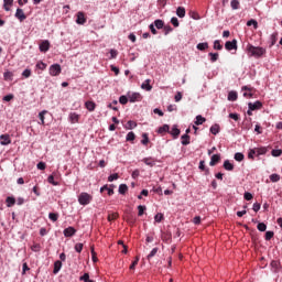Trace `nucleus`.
Listing matches in <instances>:
<instances>
[{"instance_id":"nucleus-1","label":"nucleus","mask_w":282,"mask_h":282,"mask_svg":"<svg viewBox=\"0 0 282 282\" xmlns=\"http://www.w3.org/2000/svg\"><path fill=\"white\" fill-rule=\"evenodd\" d=\"M247 52L249 56H254V58H261L263 54H265V48L261 46H253V45H248L247 46Z\"/></svg>"},{"instance_id":"nucleus-2","label":"nucleus","mask_w":282,"mask_h":282,"mask_svg":"<svg viewBox=\"0 0 282 282\" xmlns=\"http://www.w3.org/2000/svg\"><path fill=\"white\" fill-rule=\"evenodd\" d=\"M91 195H89L88 193L83 192L79 196H78V203L80 204V206H87L88 204L91 203Z\"/></svg>"},{"instance_id":"nucleus-3","label":"nucleus","mask_w":282,"mask_h":282,"mask_svg":"<svg viewBox=\"0 0 282 282\" xmlns=\"http://www.w3.org/2000/svg\"><path fill=\"white\" fill-rule=\"evenodd\" d=\"M61 72H62V68H61L59 64H53L48 68L50 76H59Z\"/></svg>"},{"instance_id":"nucleus-4","label":"nucleus","mask_w":282,"mask_h":282,"mask_svg":"<svg viewBox=\"0 0 282 282\" xmlns=\"http://www.w3.org/2000/svg\"><path fill=\"white\" fill-rule=\"evenodd\" d=\"M0 140V144L2 147H8V144H12V140H10V134H1Z\"/></svg>"},{"instance_id":"nucleus-5","label":"nucleus","mask_w":282,"mask_h":282,"mask_svg":"<svg viewBox=\"0 0 282 282\" xmlns=\"http://www.w3.org/2000/svg\"><path fill=\"white\" fill-rule=\"evenodd\" d=\"M129 102H140L142 100V96L140 93H133L128 97Z\"/></svg>"},{"instance_id":"nucleus-6","label":"nucleus","mask_w":282,"mask_h":282,"mask_svg":"<svg viewBox=\"0 0 282 282\" xmlns=\"http://www.w3.org/2000/svg\"><path fill=\"white\" fill-rule=\"evenodd\" d=\"M248 107H249L250 111H257V109H261V107H263V104L261 101L257 100L253 104L249 102Z\"/></svg>"},{"instance_id":"nucleus-7","label":"nucleus","mask_w":282,"mask_h":282,"mask_svg":"<svg viewBox=\"0 0 282 282\" xmlns=\"http://www.w3.org/2000/svg\"><path fill=\"white\" fill-rule=\"evenodd\" d=\"M225 48L228 50V52H231V50H237V40L227 41L225 43Z\"/></svg>"},{"instance_id":"nucleus-8","label":"nucleus","mask_w":282,"mask_h":282,"mask_svg":"<svg viewBox=\"0 0 282 282\" xmlns=\"http://www.w3.org/2000/svg\"><path fill=\"white\" fill-rule=\"evenodd\" d=\"M76 23L78 25H85V23H87V19L85 18V13H83L80 11L77 13Z\"/></svg>"},{"instance_id":"nucleus-9","label":"nucleus","mask_w":282,"mask_h":282,"mask_svg":"<svg viewBox=\"0 0 282 282\" xmlns=\"http://www.w3.org/2000/svg\"><path fill=\"white\" fill-rule=\"evenodd\" d=\"M15 19H19V21H21V22H23V21H25V19H28L25 13L23 12V9H17Z\"/></svg>"},{"instance_id":"nucleus-10","label":"nucleus","mask_w":282,"mask_h":282,"mask_svg":"<svg viewBox=\"0 0 282 282\" xmlns=\"http://www.w3.org/2000/svg\"><path fill=\"white\" fill-rule=\"evenodd\" d=\"M68 118H69V122L72 124H76L78 122V120H80V115H78L76 112H70Z\"/></svg>"},{"instance_id":"nucleus-11","label":"nucleus","mask_w":282,"mask_h":282,"mask_svg":"<svg viewBox=\"0 0 282 282\" xmlns=\"http://www.w3.org/2000/svg\"><path fill=\"white\" fill-rule=\"evenodd\" d=\"M76 235V229L74 227H67L64 229V237H74Z\"/></svg>"},{"instance_id":"nucleus-12","label":"nucleus","mask_w":282,"mask_h":282,"mask_svg":"<svg viewBox=\"0 0 282 282\" xmlns=\"http://www.w3.org/2000/svg\"><path fill=\"white\" fill-rule=\"evenodd\" d=\"M221 160V155L220 154H214L210 158V162H209V166H215L216 164H218V162Z\"/></svg>"},{"instance_id":"nucleus-13","label":"nucleus","mask_w":282,"mask_h":282,"mask_svg":"<svg viewBox=\"0 0 282 282\" xmlns=\"http://www.w3.org/2000/svg\"><path fill=\"white\" fill-rule=\"evenodd\" d=\"M50 51V41L44 40L41 44H40V52H48Z\"/></svg>"},{"instance_id":"nucleus-14","label":"nucleus","mask_w":282,"mask_h":282,"mask_svg":"<svg viewBox=\"0 0 282 282\" xmlns=\"http://www.w3.org/2000/svg\"><path fill=\"white\" fill-rule=\"evenodd\" d=\"M62 268H63V262H61V260L55 261L53 274H58V272H61Z\"/></svg>"},{"instance_id":"nucleus-15","label":"nucleus","mask_w":282,"mask_h":282,"mask_svg":"<svg viewBox=\"0 0 282 282\" xmlns=\"http://www.w3.org/2000/svg\"><path fill=\"white\" fill-rule=\"evenodd\" d=\"M181 140V144H183V147H188V144H191V135L188 134H183Z\"/></svg>"},{"instance_id":"nucleus-16","label":"nucleus","mask_w":282,"mask_h":282,"mask_svg":"<svg viewBox=\"0 0 282 282\" xmlns=\"http://www.w3.org/2000/svg\"><path fill=\"white\" fill-rule=\"evenodd\" d=\"M141 89H145V91H151L153 86H151V79H145L144 83L141 85Z\"/></svg>"},{"instance_id":"nucleus-17","label":"nucleus","mask_w":282,"mask_h":282,"mask_svg":"<svg viewBox=\"0 0 282 282\" xmlns=\"http://www.w3.org/2000/svg\"><path fill=\"white\" fill-rule=\"evenodd\" d=\"M176 15L180 18V19H184L186 17V9L184 7H178L176 9Z\"/></svg>"},{"instance_id":"nucleus-18","label":"nucleus","mask_w":282,"mask_h":282,"mask_svg":"<svg viewBox=\"0 0 282 282\" xmlns=\"http://www.w3.org/2000/svg\"><path fill=\"white\" fill-rule=\"evenodd\" d=\"M225 171H235V165L230 163L229 160H226L223 164Z\"/></svg>"},{"instance_id":"nucleus-19","label":"nucleus","mask_w":282,"mask_h":282,"mask_svg":"<svg viewBox=\"0 0 282 282\" xmlns=\"http://www.w3.org/2000/svg\"><path fill=\"white\" fill-rule=\"evenodd\" d=\"M158 252H160V248L155 247L153 248L150 253L147 256L148 261H151V259H153V257H155V254H158Z\"/></svg>"},{"instance_id":"nucleus-20","label":"nucleus","mask_w":282,"mask_h":282,"mask_svg":"<svg viewBox=\"0 0 282 282\" xmlns=\"http://www.w3.org/2000/svg\"><path fill=\"white\" fill-rule=\"evenodd\" d=\"M6 202H7L8 208H12V206H14V204H17V199L12 196H8Z\"/></svg>"},{"instance_id":"nucleus-21","label":"nucleus","mask_w":282,"mask_h":282,"mask_svg":"<svg viewBox=\"0 0 282 282\" xmlns=\"http://www.w3.org/2000/svg\"><path fill=\"white\" fill-rule=\"evenodd\" d=\"M227 98L230 102H235V100H237V98H238L237 91H235V90L229 91Z\"/></svg>"},{"instance_id":"nucleus-22","label":"nucleus","mask_w":282,"mask_h":282,"mask_svg":"<svg viewBox=\"0 0 282 282\" xmlns=\"http://www.w3.org/2000/svg\"><path fill=\"white\" fill-rule=\"evenodd\" d=\"M85 107L88 111H95L96 109V102L94 101H86Z\"/></svg>"},{"instance_id":"nucleus-23","label":"nucleus","mask_w":282,"mask_h":282,"mask_svg":"<svg viewBox=\"0 0 282 282\" xmlns=\"http://www.w3.org/2000/svg\"><path fill=\"white\" fill-rule=\"evenodd\" d=\"M170 133H171V135H173V138H178L181 131H180V129L177 128V126H173Z\"/></svg>"},{"instance_id":"nucleus-24","label":"nucleus","mask_w":282,"mask_h":282,"mask_svg":"<svg viewBox=\"0 0 282 282\" xmlns=\"http://www.w3.org/2000/svg\"><path fill=\"white\" fill-rule=\"evenodd\" d=\"M203 122H206V118H204L202 115H197L194 124H196V127H199V124H202Z\"/></svg>"},{"instance_id":"nucleus-25","label":"nucleus","mask_w":282,"mask_h":282,"mask_svg":"<svg viewBox=\"0 0 282 282\" xmlns=\"http://www.w3.org/2000/svg\"><path fill=\"white\" fill-rule=\"evenodd\" d=\"M220 130L221 128L217 123L210 127V133H213V135H217V133H219Z\"/></svg>"},{"instance_id":"nucleus-26","label":"nucleus","mask_w":282,"mask_h":282,"mask_svg":"<svg viewBox=\"0 0 282 282\" xmlns=\"http://www.w3.org/2000/svg\"><path fill=\"white\" fill-rule=\"evenodd\" d=\"M196 48L199 50V52H204L205 50H208V43L207 42L198 43L196 45Z\"/></svg>"},{"instance_id":"nucleus-27","label":"nucleus","mask_w":282,"mask_h":282,"mask_svg":"<svg viewBox=\"0 0 282 282\" xmlns=\"http://www.w3.org/2000/svg\"><path fill=\"white\" fill-rule=\"evenodd\" d=\"M143 162L144 164H147V166H151V167L155 166V161L152 158H145L143 159Z\"/></svg>"},{"instance_id":"nucleus-28","label":"nucleus","mask_w":282,"mask_h":282,"mask_svg":"<svg viewBox=\"0 0 282 282\" xmlns=\"http://www.w3.org/2000/svg\"><path fill=\"white\" fill-rule=\"evenodd\" d=\"M129 191V186L127 184H120L119 185V194L124 195Z\"/></svg>"},{"instance_id":"nucleus-29","label":"nucleus","mask_w":282,"mask_h":282,"mask_svg":"<svg viewBox=\"0 0 282 282\" xmlns=\"http://www.w3.org/2000/svg\"><path fill=\"white\" fill-rule=\"evenodd\" d=\"M12 3H14V0H3V8L6 12H10V7L8 6H12Z\"/></svg>"},{"instance_id":"nucleus-30","label":"nucleus","mask_w":282,"mask_h":282,"mask_svg":"<svg viewBox=\"0 0 282 282\" xmlns=\"http://www.w3.org/2000/svg\"><path fill=\"white\" fill-rule=\"evenodd\" d=\"M208 56H210L212 63H217V61H219V53H209Z\"/></svg>"},{"instance_id":"nucleus-31","label":"nucleus","mask_w":282,"mask_h":282,"mask_svg":"<svg viewBox=\"0 0 282 282\" xmlns=\"http://www.w3.org/2000/svg\"><path fill=\"white\" fill-rule=\"evenodd\" d=\"M247 25H248V28L253 25L254 30H257V28H259V22H257V20H254V19H251L247 22Z\"/></svg>"},{"instance_id":"nucleus-32","label":"nucleus","mask_w":282,"mask_h":282,"mask_svg":"<svg viewBox=\"0 0 282 282\" xmlns=\"http://www.w3.org/2000/svg\"><path fill=\"white\" fill-rule=\"evenodd\" d=\"M257 228L260 232H265V230H268V226L265 225V223H259Z\"/></svg>"},{"instance_id":"nucleus-33","label":"nucleus","mask_w":282,"mask_h":282,"mask_svg":"<svg viewBox=\"0 0 282 282\" xmlns=\"http://www.w3.org/2000/svg\"><path fill=\"white\" fill-rule=\"evenodd\" d=\"M13 76H14V74H12V72H10V70H7L3 73L4 80H12Z\"/></svg>"},{"instance_id":"nucleus-34","label":"nucleus","mask_w":282,"mask_h":282,"mask_svg":"<svg viewBox=\"0 0 282 282\" xmlns=\"http://www.w3.org/2000/svg\"><path fill=\"white\" fill-rule=\"evenodd\" d=\"M269 178H270L271 182L275 183V182H279L281 180V175L274 173V174H271L269 176Z\"/></svg>"},{"instance_id":"nucleus-35","label":"nucleus","mask_w":282,"mask_h":282,"mask_svg":"<svg viewBox=\"0 0 282 282\" xmlns=\"http://www.w3.org/2000/svg\"><path fill=\"white\" fill-rule=\"evenodd\" d=\"M271 155H272L273 158H281V155H282V150L274 149V150L271 151Z\"/></svg>"},{"instance_id":"nucleus-36","label":"nucleus","mask_w":282,"mask_h":282,"mask_svg":"<svg viewBox=\"0 0 282 282\" xmlns=\"http://www.w3.org/2000/svg\"><path fill=\"white\" fill-rule=\"evenodd\" d=\"M154 25H155L156 30H162V28H164V21L155 20Z\"/></svg>"},{"instance_id":"nucleus-37","label":"nucleus","mask_w":282,"mask_h":282,"mask_svg":"<svg viewBox=\"0 0 282 282\" xmlns=\"http://www.w3.org/2000/svg\"><path fill=\"white\" fill-rule=\"evenodd\" d=\"M127 142H133L135 140V133L133 131L129 132L126 137Z\"/></svg>"},{"instance_id":"nucleus-38","label":"nucleus","mask_w":282,"mask_h":282,"mask_svg":"<svg viewBox=\"0 0 282 282\" xmlns=\"http://www.w3.org/2000/svg\"><path fill=\"white\" fill-rule=\"evenodd\" d=\"M234 158H235L236 162H243L245 156H243V153L237 152Z\"/></svg>"},{"instance_id":"nucleus-39","label":"nucleus","mask_w":282,"mask_h":282,"mask_svg":"<svg viewBox=\"0 0 282 282\" xmlns=\"http://www.w3.org/2000/svg\"><path fill=\"white\" fill-rule=\"evenodd\" d=\"M169 129H170L169 124H164L159 128L158 133H167Z\"/></svg>"},{"instance_id":"nucleus-40","label":"nucleus","mask_w":282,"mask_h":282,"mask_svg":"<svg viewBox=\"0 0 282 282\" xmlns=\"http://www.w3.org/2000/svg\"><path fill=\"white\" fill-rule=\"evenodd\" d=\"M119 102H120V105H127V102H129V97L124 96V95L120 96Z\"/></svg>"},{"instance_id":"nucleus-41","label":"nucleus","mask_w":282,"mask_h":282,"mask_svg":"<svg viewBox=\"0 0 282 282\" xmlns=\"http://www.w3.org/2000/svg\"><path fill=\"white\" fill-rule=\"evenodd\" d=\"M48 219H51V221H58V214L50 213L48 214Z\"/></svg>"},{"instance_id":"nucleus-42","label":"nucleus","mask_w":282,"mask_h":282,"mask_svg":"<svg viewBox=\"0 0 282 282\" xmlns=\"http://www.w3.org/2000/svg\"><path fill=\"white\" fill-rule=\"evenodd\" d=\"M138 210H139V213H138L139 217H142V215H144V210H147V206L139 205Z\"/></svg>"},{"instance_id":"nucleus-43","label":"nucleus","mask_w":282,"mask_h":282,"mask_svg":"<svg viewBox=\"0 0 282 282\" xmlns=\"http://www.w3.org/2000/svg\"><path fill=\"white\" fill-rule=\"evenodd\" d=\"M162 219H164V214L162 213H159L154 216V220L156 221V224H160Z\"/></svg>"},{"instance_id":"nucleus-44","label":"nucleus","mask_w":282,"mask_h":282,"mask_svg":"<svg viewBox=\"0 0 282 282\" xmlns=\"http://www.w3.org/2000/svg\"><path fill=\"white\" fill-rule=\"evenodd\" d=\"M22 76L24 78H30L32 76V70L30 68H26L22 72Z\"/></svg>"},{"instance_id":"nucleus-45","label":"nucleus","mask_w":282,"mask_h":282,"mask_svg":"<svg viewBox=\"0 0 282 282\" xmlns=\"http://www.w3.org/2000/svg\"><path fill=\"white\" fill-rule=\"evenodd\" d=\"M47 182H48V184H52L53 186H58V182L54 181L53 174L47 177Z\"/></svg>"},{"instance_id":"nucleus-46","label":"nucleus","mask_w":282,"mask_h":282,"mask_svg":"<svg viewBox=\"0 0 282 282\" xmlns=\"http://www.w3.org/2000/svg\"><path fill=\"white\" fill-rule=\"evenodd\" d=\"M45 113H47V111L43 110L39 113V118L41 120V124H45Z\"/></svg>"},{"instance_id":"nucleus-47","label":"nucleus","mask_w":282,"mask_h":282,"mask_svg":"<svg viewBox=\"0 0 282 282\" xmlns=\"http://www.w3.org/2000/svg\"><path fill=\"white\" fill-rule=\"evenodd\" d=\"M230 6L234 10H239V0H231Z\"/></svg>"},{"instance_id":"nucleus-48","label":"nucleus","mask_w":282,"mask_h":282,"mask_svg":"<svg viewBox=\"0 0 282 282\" xmlns=\"http://www.w3.org/2000/svg\"><path fill=\"white\" fill-rule=\"evenodd\" d=\"M214 50H224V46L219 42V40L214 41Z\"/></svg>"},{"instance_id":"nucleus-49","label":"nucleus","mask_w":282,"mask_h":282,"mask_svg":"<svg viewBox=\"0 0 282 282\" xmlns=\"http://www.w3.org/2000/svg\"><path fill=\"white\" fill-rule=\"evenodd\" d=\"M36 67H37V69H41L43 72L47 68V64H45L43 62H37Z\"/></svg>"},{"instance_id":"nucleus-50","label":"nucleus","mask_w":282,"mask_h":282,"mask_svg":"<svg viewBox=\"0 0 282 282\" xmlns=\"http://www.w3.org/2000/svg\"><path fill=\"white\" fill-rule=\"evenodd\" d=\"M254 155H257V149L249 150V153H248L249 160H254Z\"/></svg>"},{"instance_id":"nucleus-51","label":"nucleus","mask_w":282,"mask_h":282,"mask_svg":"<svg viewBox=\"0 0 282 282\" xmlns=\"http://www.w3.org/2000/svg\"><path fill=\"white\" fill-rule=\"evenodd\" d=\"M142 138L143 139L141 140V144H144V145L149 144V134L148 133H143Z\"/></svg>"},{"instance_id":"nucleus-52","label":"nucleus","mask_w":282,"mask_h":282,"mask_svg":"<svg viewBox=\"0 0 282 282\" xmlns=\"http://www.w3.org/2000/svg\"><path fill=\"white\" fill-rule=\"evenodd\" d=\"M270 39H271L270 47L276 45V33L271 34Z\"/></svg>"},{"instance_id":"nucleus-53","label":"nucleus","mask_w":282,"mask_h":282,"mask_svg":"<svg viewBox=\"0 0 282 282\" xmlns=\"http://www.w3.org/2000/svg\"><path fill=\"white\" fill-rule=\"evenodd\" d=\"M171 23H172V25H174V28H180V20H177L176 17H173L171 19Z\"/></svg>"},{"instance_id":"nucleus-54","label":"nucleus","mask_w":282,"mask_h":282,"mask_svg":"<svg viewBox=\"0 0 282 282\" xmlns=\"http://www.w3.org/2000/svg\"><path fill=\"white\" fill-rule=\"evenodd\" d=\"M267 150L265 148H260L256 150V155H265Z\"/></svg>"},{"instance_id":"nucleus-55","label":"nucleus","mask_w":282,"mask_h":282,"mask_svg":"<svg viewBox=\"0 0 282 282\" xmlns=\"http://www.w3.org/2000/svg\"><path fill=\"white\" fill-rule=\"evenodd\" d=\"M127 124H128V129H135V127H138V123H135V121H131V120H129L127 122Z\"/></svg>"},{"instance_id":"nucleus-56","label":"nucleus","mask_w":282,"mask_h":282,"mask_svg":"<svg viewBox=\"0 0 282 282\" xmlns=\"http://www.w3.org/2000/svg\"><path fill=\"white\" fill-rule=\"evenodd\" d=\"M79 281H84V282L91 281V280L89 279V273L83 274V275L79 278Z\"/></svg>"},{"instance_id":"nucleus-57","label":"nucleus","mask_w":282,"mask_h":282,"mask_svg":"<svg viewBox=\"0 0 282 282\" xmlns=\"http://www.w3.org/2000/svg\"><path fill=\"white\" fill-rule=\"evenodd\" d=\"M274 237V231H267L265 232V241H270Z\"/></svg>"},{"instance_id":"nucleus-58","label":"nucleus","mask_w":282,"mask_h":282,"mask_svg":"<svg viewBox=\"0 0 282 282\" xmlns=\"http://www.w3.org/2000/svg\"><path fill=\"white\" fill-rule=\"evenodd\" d=\"M118 173L111 174L110 176H108V182H113L115 180H118Z\"/></svg>"},{"instance_id":"nucleus-59","label":"nucleus","mask_w":282,"mask_h":282,"mask_svg":"<svg viewBox=\"0 0 282 282\" xmlns=\"http://www.w3.org/2000/svg\"><path fill=\"white\" fill-rule=\"evenodd\" d=\"M115 219H118V214L113 213L108 215V221H113Z\"/></svg>"},{"instance_id":"nucleus-60","label":"nucleus","mask_w":282,"mask_h":282,"mask_svg":"<svg viewBox=\"0 0 282 282\" xmlns=\"http://www.w3.org/2000/svg\"><path fill=\"white\" fill-rule=\"evenodd\" d=\"M243 197H245V199H246L247 202H250V200L252 199V193L246 192L245 195H243Z\"/></svg>"},{"instance_id":"nucleus-61","label":"nucleus","mask_w":282,"mask_h":282,"mask_svg":"<svg viewBox=\"0 0 282 282\" xmlns=\"http://www.w3.org/2000/svg\"><path fill=\"white\" fill-rule=\"evenodd\" d=\"M164 32H165V36H166L167 34H171V32H173V28H171V25H165Z\"/></svg>"},{"instance_id":"nucleus-62","label":"nucleus","mask_w":282,"mask_h":282,"mask_svg":"<svg viewBox=\"0 0 282 282\" xmlns=\"http://www.w3.org/2000/svg\"><path fill=\"white\" fill-rule=\"evenodd\" d=\"M75 250L77 251V252H83V243H80V242H78V243H76L75 245Z\"/></svg>"},{"instance_id":"nucleus-63","label":"nucleus","mask_w":282,"mask_h":282,"mask_svg":"<svg viewBox=\"0 0 282 282\" xmlns=\"http://www.w3.org/2000/svg\"><path fill=\"white\" fill-rule=\"evenodd\" d=\"M175 102H180L182 100V93L177 91L175 97H174Z\"/></svg>"},{"instance_id":"nucleus-64","label":"nucleus","mask_w":282,"mask_h":282,"mask_svg":"<svg viewBox=\"0 0 282 282\" xmlns=\"http://www.w3.org/2000/svg\"><path fill=\"white\" fill-rule=\"evenodd\" d=\"M37 169H39L40 171H45V163H44V162L37 163Z\"/></svg>"}]
</instances>
